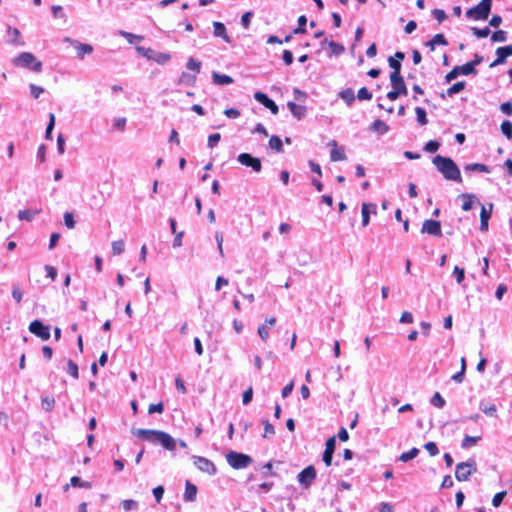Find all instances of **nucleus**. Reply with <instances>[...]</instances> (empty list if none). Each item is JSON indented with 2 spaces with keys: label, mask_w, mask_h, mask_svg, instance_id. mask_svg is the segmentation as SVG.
I'll list each match as a JSON object with an SVG mask.
<instances>
[{
  "label": "nucleus",
  "mask_w": 512,
  "mask_h": 512,
  "mask_svg": "<svg viewBox=\"0 0 512 512\" xmlns=\"http://www.w3.org/2000/svg\"><path fill=\"white\" fill-rule=\"evenodd\" d=\"M432 163L446 180L462 182L460 170L451 158L436 155Z\"/></svg>",
  "instance_id": "f257e3e1"
},
{
  "label": "nucleus",
  "mask_w": 512,
  "mask_h": 512,
  "mask_svg": "<svg viewBox=\"0 0 512 512\" xmlns=\"http://www.w3.org/2000/svg\"><path fill=\"white\" fill-rule=\"evenodd\" d=\"M15 67L31 70L40 73L43 69L42 62L31 52H21L12 59Z\"/></svg>",
  "instance_id": "f03ea898"
},
{
  "label": "nucleus",
  "mask_w": 512,
  "mask_h": 512,
  "mask_svg": "<svg viewBox=\"0 0 512 512\" xmlns=\"http://www.w3.org/2000/svg\"><path fill=\"white\" fill-rule=\"evenodd\" d=\"M390 83L392 90L387 93V98L391 101H395L400 95L407 94V87L402 76H397L396 73L390 74Z\"/></svg>",
  "instance_id": "7ed1b4c3"
},
{
  "label": "nucleus",
  "mask_w": 512,
  "mask_h": 512,
  "mask_svg": "<svg viewBox=\"0 0 512 512\" xmlns=\"http://www.w3.org/2000/svg\"><path fill=\"white\" fill-rule=\"evenodd\" d=\"M226 460L227 463L233 468V469H244L248 467L252 462V458L243 453L230 451L226 454Z\"/></svg>",
  "instance_id": "20e7f679"
},
{
  "label": "nucleus",
  "mask_w": 512,
  "mask_h": 512,
  "mask_svg": "<svg viewBox=\"0 0 512 512\" xmlns=\"http://www.w3.org/2000/svg\"><path fill=\"white\" fill-rule=\"evenodd\" d=\"M492 0H481V2L470 8L466 12V16L474 20H484L488 17L491 10Z\"/></svg>",
  "instance_id": "39448f33"
},
{
  "label": "nucleus",
  "mask_w": 512,
  "mask_h": 512,
  "mask_svg": "<svg viewBox=\"0 0 512 512\" xmlns=\"http://www.w3.org/2000/svg\"><path fill=\"white\" fill-rule=\"evenodd\" d=\"M476 462L472 459L460 462L456 465L455 478L458 481H467L469 477L476 472Z\"/></svg>",
  "instance_id": "423d86ee"
},
{
  "label": "nucleus",
  "mask_w": 512,
  "mask_h": 512,
  "mask_svg": "<svg viewBox=\"0 0 512 512\" xmlns=\"http://www.w3.org/2000/svg\"><path fill=\"white\" fill-rule=\"evenodd\" d=\"M237 161L241 165L251 168L256 173L262 170L261 160L258 157H254L249 153H240L237 156Z\"/></svg>",
  "instance_id": "0eeeda50"
},
{
  "label": "nucleus",
  "mask_w": 512,
  "mask_h": 512,
  "mask_svg": "<svg viewBox=\"0 0 512 512\" xmlns=\"http://www.w3.org/2000/svg\"><path fill=\"white\" fill-rule=\"evenodd\" d=\"M192 460L196 468L203 473L214 475L217 471L214 463L205 457L193 456Z\"/></svg>",
  "instance_id": "6e6552de"
},
{
  "label": "nucleus",
  "mask_w": 512,
  "mask_h": 512,
  "mask_svg": "<svg viewBox=\"0 0 512 512\" xmlns=\"http://www.w3.org/2000/svg\"><path fill=\"white\" fill-rule=\"evenodd\" d=\"M29 331L43 341L50 339V328L45 326L41 321L34 320L29 324Z\"/></svg>",
  "instance_id": "1a4fd4ad"
},
{
  "label": "nucleus",
  "mask_w": 512,
  "mask_h": 512,
  "mask_svg": "<svg viewBox=\"0 0 512 512\" xmlns=\"http://www.w3.org/2000/svg\"><path fill=\"white\" fill-rule=\"evenodd\" d=\"M315 478H316V471L313 466L306 467L297 476L298 482L304 488H308L311 485V483L315 480Z\"/></svg>",
  "instance_id": "9d476101"
},
{
  "label": "nucleus",
  "mask_w": 512,
  "mask_h": 512,
  "mask_svg": "<svg viewBox=\"0 0 512 512\" xmlns=\"http://www.w3.org/2000/svg\"><path fill=\"white\" fill-rule=\"evenodd\" d=\"M156 443L161 444L165 449L174 451L176 448L177 440H175L170 434L158 430L156 434Z\"/></svg>",
  "instance_id": "9b49d317"
},
{
  "label": "nucleus",
  "mask_w": 512,
  "mask_h": 512,
  "mask_svg": "<svg viewBox=\"0 0 512 512\" xmlns=\"http://www.w3.org/2000/svg\"><path fill=\"white\" fill-rule=\"evenodd\" d=\"M71 46L75 49L76 56L80 60H83L85 56L92 54L94 51L91 44L82 43L80 41H71Z\"/></svg>",
  "instance_id": "f8f14e48"
},
{
  "label": "nucleus",
  "mask_w": 512,
  "mask_h": 512,
  "mask_svg": "<svg viewBox=\"0 0 512 512\" xmlns=\"http://www.w3.org/2000/svg\"><path fill=\"white\" fill-rule=\"evenodd\" d=\"M421 232L439 237L441 236V224L436 220H425L422 224Z\"/></svg>",
  "instance_id": "ddd939ff"
},
{
  "label": "nucleus",
  "mask_w": 512,
  "mask_h": 512,
  "mask_svg": "<svg viewBox=\"0 0 512 512\" xmlns=\"http://www.w3.org/2000/svg\"><path fill=\"white\" fill-rule=\"evenodd\" d=\"M328 146L331 148L330 151V159L333 162L344 161L346 160V154L344 147L338 146L335 140H331L328 143Z\"/></svg>",
  "instance_id": "4468645a"
},
{
  "label": "nucleus",
  "mask_w": 512,
  "mask_h": 512,
  "mask_svg": "<svg viewBox=\"0 0 512 512\" xmlns=\"http://www.w3.org/2000/svg\"><path fill=\"white\" fill-rule=\"evenodd\" d=\"M158 430H150V429H142V428H132L131 433L134 436H137L143 440L149 441L151 443H156V434Z\"/></svg>",
  "instance_id": "2eb2a0df"
},
{
  "label": "nucleus",
  "mask_w": 512,
  "mask_h": 512,
  "mask_svg": "<svg viewBox=\"0 0 512 512\" xmlns=\"http://www.w3.org/2000/svg\"><path fill=\"white\" fill-rule=\"evenodd\" d=\"M255 100L263 104L266 108H268L272 114L276 115L278 113V106L275 104L273 100L268 98V96L262 92H256L254 94Z\"/></svg>",
  "instance_id": "dca6fc26"
},
{
  "label": "nucleus",
  "mask_w": 512,
  "mask_h": 512,
  "mask_svg": "<svg viewBox=\"0 0 512 512\" xmlns=\"http://www.w3.org/2000/svg\"><path fill=\"white\" fill-rule=\"evenodd\" d=\"M376 214V205L373 203H362L361 205V216H362V226H368L370 222V215Z\"/></svg>",
  "instance_id": "f3484780"
},
{
  "label": "nucleus",
  "mask_w": 512,
  "mask_h": 512,
  "mask_svg": "<svg viewBox=\"0 0 512 512\" xmlns=\"http://www.w3.org/2000/svg\"><path fill=\"white\" fill-rule=\"evenodd\" d=\"M496 55L497 58L491 64V67L504 63L507 57L512 56V46L499 47L496 50Z\"/></svg>",
  "instance_id": "a211bd4d"
},
{
  "label": "nucleus",
  "mask_w": 512,
  "mask_h": 512,
  "mask_svg": "<svg viewBox=\"0 0 512 512\" xmlns=\"http://www.w3.org/2000/svg\"><path fill=\"white\" fill-rule=\"evenodd\" d=\"M41 213V209H23L19 210L17 217L19 220H24L27 222H31L34 220L35 216Z\"/></svg>",
  "instance_id": "6ab92c4d"
},
{
  "label": "nucleus",
  "mask_w": 512,
  "mask_h": 512,
  "mask_svg": "<svg viewBox=\"0 0 512 512\" xmlns=\"http://www.w3.org/2000/svg\"><path fill=\"white\" fill-rule=\"evenodd\" d=\"M214 27V36L222 38L226 43H230V37L228 36L226 32V28L223 23L221 22H213Z\"/></svg>",
  "instance_id": "aec40b11"
},
{
  "label": "nucleus",
  "mask_w": 512,
  "mask_h": 512,
  "mask_svg": "<svg viewBox=\"0 0 512 512\" xmlns=\"http://www.w3.org/2000/svg\"><path fill=\"white\" fill-rule=\"evenodd\" d=\"M370 130L379 135H384L389 131V126L384 121L377 119L370 125Z\"/></svg>",
  "instance_id": "412c9836"
},
{
  "label": "nucleus",
  "mask_w": 512,
  "mask_h": 512,
  "mask_svg": "<svg viewBox=\"0 0 512 512\" xmlns=\"http://www.w3.org/2000/svg\"><path fill=\"white\" fill-rule=\"evenodd\" d=\"M197 80V76L191 72L183 71L178 79V84L180 85H195Z\"/></svg>",
  "instance_id": "4be33fe9"
},
{
  "label": "nucleus",
  "mask_w": 512,
  "mask_h": 512,
  "mask_svg": "<svg viewBox=\"0 0 512 512\" xmlns=\"http://www.w3.org/2000/svg\"><path fill=\"white\" fill-rule=\"evenodd\" d=\"M212 79L216 85H220V86L230 85L233 83L232 77L225 75V74H220L218 72L212 73Z\"/></svg>",
  "instance_id": "5701e85b"
},
{
  "label": "nucleus",
  "mask_w": 512,
  "mask_h": 512,
  "mask_svg": "<svg viewBox=\"0 0 512 512\" xmlns=\"http://www.w3.org/2000/svg\"><path fill=\"white\" fill-rule=\"evenodd\" d=\"M459 198H461L463 200V203H462V209L464 211H469L472 209L473 207V204L475 202H478L477 198L475 195L473 194H461L459 196Z\"/></svg>",
  "instance_id": "b1692460"
},
{
  "label": "nucleus",
  "mask_w": 512,
  "mask_h": 512,
  "mask_svg": "<svg viewBox=\"0 0 512 512\" xmlns=\"http://www.w3.org/2000/svg\"><path fill=\"white\" fill-rule=\"evenodd\" d=\"M287 106H288V108H289L290 112L292 113V115H293L294 117H296L297 119H299V120H300V119L305 115V113H306V108H305L304 106H302V105H298V104H296V103H294V102H288V103H287Z\"/></svg>",
  "instance_id": "393cba45"
},
{
  "label": "nucleus",
  "mask_w": 512,
  "mask_h": 512,
  "mask_svg": "<svg viewBox=\"0 0 512 512\" xmlns=\"http://www.w3.org/2000/svg\"><path fill=\"white\" fill-rule=\"evenodd\" d=\"M197 495V487L190 483H186L185 492H184V500L187 502H193L196 499Z\"/></svg>",
  "instance_id": "a878e982"
},
{
  "label": "nucleus",
  "mask_w": 512,
  "mask_h": 512,
  "mask_svg": "<svg viewBox=\"0 0 512 512\" xmlns=\"http://www.w3.org/2000/svg\"><path fill=\"white\" fill-rule=\"evenodd\" d=\"M201 67L202 63L199 60L193 57H190L187 60L186 69L189 70L191 73L195 74L196 76H198V74L200 73Z\"/></svg>",
  "instance_id": "bb28decb"
},
{
  "label": "nucleus",
  "mask_w": 512,
  "mask_h": 512,
  "mask_svg": "<svg viewBox=\"0 0 512 512\" xmlns=\"http://www.w3.org/2000/svg\"><path fill=\"white\" fill-rule=\"evenodd\" d=\"M480 410L487 416L495 417L497 408L495 404H488L485 402H481L479 405Z\"/></svg>",
  "instance_id": "cd10ccee"
},
{
  "label": "nucleus",
  "mask_w": 512,
  "mask_h": 512,
  "mask_svg": "<svg viewBox=\"0 0 512 512\" xmlns=\"http://www.w3.org/2000/svg\"><path fill=\"white\" fill-rule=\"evenodd\" d=\"M72 487H79L84 489H91L92 484L89 481H84L78 476H73L70 478Z\"/></svg>",
  "instance_id": "c85d7f7f"
},
{
  "label": "nucleus",
  "mask_w": 512,
  "mask_h": 512,
  "mask_svg": "<svg viewBox=\"0 0 512 512\" xmlns=\"http://www.w3.org/2000/svg\"><path fill=\"white\" fill-rule=\"evenodd\" d=\"M339 97L343 99L347 105H351L355 99L354 91L351 88L344 89L339 92Z\"/></svg>",
  "instance_id": "c756f323"
},
{
  "label": "nucleus",
  "mask_w": 512,
  "mask_h": 512,
  "mask_svg": "<svg viewBox=\"0 0 512 512\" xmlns=\"http://www.w3.org/2000/svg\"><path fill=\"white\" fill-rule=\"evenodd\" d=\"M111 250L113 255H121L125 251L124 240H115L111 243Z\"/></svg>",
  "instance_id": "7c9ffc66"
},
{
  "label": "nucleus",
  "mask_w": 512,
  "mask_h": 512,
  "mask_svg": "<svg viewBox=\"0 0 512 512\" xmlns=\"http://www.w3.org/2000/svg\"><path fill=\"white\" fill-rule=\"evenodd\" d=\"M436 45H447V41L442 34H436L429 42H427V46L434 50Z\"/></svg>",
  "instance_id": "2f4dec72"
},
{
  "label": "nucleus",
  "mask_w": 512,
  "mask_h": 512,
  "mask_svg": "<svg viewBox=\"0 0 512 512\" xmlns=\"http://www.w3.org/2000/svg\"><path fill=\"white\" fill-rule=\"evenodd\" d=\"M282 146H283L282 140L278 136L273 135L270 137L269 147L272 150H275L276 152L280 153L283 151Z\"/></svg>",
  "instance_id": "473e14b6"
},
{
  "label": "nucleus",
  "mask_w": 512,
  "mask_h": 512,
  "mask_svg": "<svg viewBox=\"0 0 512 512\" xmlns=\"http://www.w3.org/2000/svg\"><path fill=\"white\" fill-rule=\"evenodd\" d=\"M170 60H171V55L169 53L156 52L154 55L153 61H155L159 65H165Z\"/></svg>",
  "instance_id": "72a5a7b5"
},
{
  "label": "nucleus",
  "mask_w": 512,
  "mask_h": 512,
  "mask_svg": "<svg viewBox=\"0 0 512 512\" xmlns=\"http://www.w3.org/2000/svg\"><path fill=\"white\" fill-rule=\"evenodd\" d=\"M459 74L470 75L475 72V62H468L462 66H457Z\"/></svg>",
  "instance_id": "f704fd0d"
},
{
  "label": "nucleus",
  "mask_w": 512,
  "mask_h": 512,
  "mask_svg": "<svg viewBox=\"0 0 512 512\" xmlns=\"http://www.w3.org/2000/svg\"><path fill=\"white\" fill-rule=\"evenodd\" d=\"M41 406L45 411H51L55 406V399L50 396H44L41 398Z\"/></svg>",
  "instance_id": "c9c22d12"
},
{
  "label": "nucleus",
  "mask_w": 512,
  "mask_h": 512,
  "mask_svg": "<svg viewBox=\"0 0 512 512\" xmlns=\"http://www.w3.org/2000/svg\"><path fill=\"white\" fill-rule=\"evenodd\" d=\"M119 34L131 44H133L135 42H140L143 40L142 36L136 35V34H133L130 32L120 31Z\"/></svg>",
  "instance_id": "e433bc0d"
},
{
  "label": "nucleus",
  "mask_w": 512,
  "mask_h": 512,
  "mask_svg": "<svg viewBox=\"0 0 512 512\" xmlns=\"http://www.w3.org/2000/svg\"><path fill=\"white\" fill-rule=\"evenodd\" d=\"M418 453L419 450L417 448H412L410 451L402 453L399 457V460L401 462H408L417 457Z\"/></svg>",
  "instance_id": "4c0bfd02"
},
{
  "label": "nucleus",
  "mask_w": 512,
  "mask_h": 512,
  "mask_svg": "<svg viewBox=\"0 0 512 512\" xmlns=\"http://www.w3.org/2000/svg\"><path fill=\"white\" fill-rule=\"evenodd\" d=\"M465 170L466 171H478V172H483V173L489 172V168L486 165L480 164V163L468 164L465 166Z\"/></svg>",
  "instance_id": "58836bf2"
},
{
  "label": "nucleus",
  "mask_w": 512,
  "mask_h": 512,
  "mask_svg": "<svg viewBox=\"0 0 512 512\" xmlns=\"http://www.w3.org/2000/svg\"><path fill=\"white\" fill-rule=\"evenodd\" d=\"M415 113H416V117H417V121L420 125H426L428 123V119H427V116H426V111L421 108V107H417L415 109Z\"/></svg>",
  "instance_id": "ea45409f"
},
{
  "label": "nucleus",
  "mask_w": 512,
  "mask_h": 512,
  "mask_svg": "<svg viewBox=\"0 0 512 512\" xmlns=\"http://www.w3.org/2000/svg\"><path fill=\"white\" fill-rule=\"evenodd\" d=\"M481 439L480 436H465L462 440L461 446L463 448H468L476 444Z\"/></svg>",
  "instance_id": "a19ab883"
},
{
  "label": "nucleus",
  "mask_w": 512,
  "mask_h": 512,
  "mask_svg": "<svg viewBox=\"0 0 512 512\" xmlns=\"http://www.w3.org/2000/svg\"><path fill=\"white\" fill-rule=\"evenodd\" d=\"M431 404L437 408H442L445 405V399L441 396L439 392H435L430 400Z\"/></svg>",
  "instance_id": "79ce46f5"
},
{
  "label": "nucleus",
  "mask_w": 512,
  "mask_h": 512,
  "mask_svg": "<svg viewBox=\"0 0 512 512\" xmlns=\"http://www.w3.org/2000/svg\"><path fill=\"white\" fill-rule=\"evenodd\" d=\"M64 224L68 229H74L76 222L74 220V215L72 212H65L63 215Z\"/></svg>",
  "instance_id": "37998d69"
},
{
  "label": "nucleus",
  "mask_w": 512,
  "mask_h": 512,
  "mask_svg": "<svg viewBox=\"0 0 512 512\" xmlns=\"http://www.w3.org/2000/svg\"><path fill=\"white\" fill-rule=\"evenodd\" d=\"M121 506L124 511L128 512L137 509L138 503L133 499H125L121 502Z\"/></svg>",
  "instance_id": "c03bdc74"
},
{
  "label": "nucleus",
  "mask_w": 512,
  "mask_h": 512,
  "mask_svg": "<svg viewBox=\"0 0 512 512\" xmlns=\"http://www.w3.org/2000/svg\"><path fill=\"white\" fill-rule=\"evenodd\" d=\"M269 330L270 328L267 327V324H262L258 327L257 329V333L259 335V337L261 338V340L263 342H267L268 339H269Z\"/></svg>",
  "instance_id": "a18cd8bd"
},
{
  "label": "nucleus",
  "mask_w": 512,
  "mask_h": 512,
  "mask_svg": "<svg viewBox=\"0 0 512 512\" xmlns=\"http://www.w3.org/2000/svg\"><path fill=\"white\" fill-rule=\"evenodd\" d=\"M54 125H55V115L53 113H50L49 114V123L46 127V131H45V138L50 140L52 138V130L54 128Z\"/></svg>",
  "instance_id": "49530a36"
},
{
  "label": "nucleus",
  "mask_w": 512,
  "mask_h": 512,
  "mask_svg": "<svg viewBox=\"0 0 512 512\" xmlns=\"http://www.w3.org/2000/svg\"><path fill=\"white\" fill-rule=\"evenodd\" d=\"M67 372L75 379H78L79 377V370L78 366L75 362L72 360H68L67 362Z\"/></svg>",
  "instance_id": "de8ad7c7"
},
{
  "label": "nucleus",
  "mask_w": 512,
  "mask_h": 512,
  "mask_svg": "<svg viewBox=\"0 0 512 512\" xmlns=\"http://www.w3.org/2000/svg\"><path fill=\"white\" fill-rule=\"evenodd\" d=\"M264 425V433L263 438H271L275 435V429L272 424H270L267 420H263Z\"/></svg>",
  "instance_id": "09e8293b"
},
{
  "label": "nucleus",
  "mask_w": 512,
  "mask_h": 512,
  "mask_svg": "<svg viewBox=\"0 0 512 512\" xmlns=\"http://www.w3.org/2000/svg\"><path fill=\"white\" fill-rule=\"evenodd\" d=\"M388 63H389V66L393 69L392 73L397 72V76H401V74H400L401 62L394 57H389Z\"/></svg>",
  "instance_id": "8fccbe9b"
},
{
  "label": "nucleus",
  "mask_w": 512,
  "mask_h": 512,
  "mask_svg": "<svg viewBox=\"0 0 512 512\" xmlns=\"http://www.w3.org/2000/svg\"><path fill=\"white\" fill-rule=\"evenodd\" d=\"M465 88V83L464 82H457L455 84H453L448 90H447V94L448 96H452L456 93H459L461 92L463 89Z\"/></svg>",
  "instance_id": "3c124183"
},
{
  "label": "nucleus",
  "mask_w": 512,
  "mask_h": 512,
  "mask_svg": "<svg viewBox=\"0 0 512 512\" xmlns=\"http://www.w3.org/2000/svg\"><path fill=\"white\" fill-rule=\"evenodd\" d=\"M453 275L455 276L457 284H462L465 277L464 269L460 268L459 266H455L453 269Z\"/></svg>",
  "instance_id": "603ef678"
},
{
  "label": "nucleus",
  "mask_w": 512,
  "mask_h": 512,
  "mask_svg": "<svg viewBox=\"0 0 512 512\" xmlns=\"http://www.w3.org/2000/svg\"><path fill=\"white\" fill-rule=\"evenodd\" d=\"M493 204L490 203L489 207L486 208V206H481V212H480V220H489L492 214Z\"/></svg>",
  "instance_id": "864d4df0"
},
{
  "label": "nucleus",
  "mask_w": 512,
  "mask_h": 512,
  "mask_svg": "<svg viewBox=\"0 0 512 512\" xmlns=\"http://www.w3.org/2000/svg\"><path fill=\"white\" fill-rule=\"evenodd\" d=\"M501 131L505 136H507L509 139H511L512 138V123L509 121H504L501 124Z\"/></svg>",
  "instance_id": "5fc2aeb1"
},
{
  "label": "nucleus",
  "mask_w": 512,
  "mask_h": 512,
  "mask_svg": "<svg viewBox=\"0 0 512 512\" xmlns=\"http://www.w3.org/2000/svg\"><path fill=\"white\" fill-rule=\"evenodd\" d=\"M440 147V143L434 140L428 141L425 144L424 150L428 153L436 152Z\"/></svg>",
  "instance_id": "6e6d98bb"
},
{
  "label": "nucleus",
  "mask_w": 512,
  "mask_h": 512,
  "mask_svg": "<svg viewBox=\"0 0 512 512\" xmlns=\"http://www.w3.org/2000/svg\"><path fill=\"white\" fill-rule=\"evenodd\" d=\"M491 39L493 42H504L507 39V34L503 30H498L492 34Z\"/></svg>",
  "instance_id": "4d7b16f0"
},
{
  "label": "nucleus",
  "mask_w": 512,
  "mask_h": 512,
  "mask_svg": "<svg viewBox=\"0 0 512 512\" xmlns=\"http://www.w3.org/2000/svg\"><path fill=\"white\" fill-rule=\"evenodd\" d=\"M52 14L55 18H61L63 21H66V16L63 13V8L60 5H53L52 8Z\"/></svg>",
  "instance_id": "13d9d810"
},
{
  "label": "nucleus",
  "mask_w": 512,
  "mask_h": 512,
  "mask_svg": "<svg viewBox=\"0 0 512 512\" xmlns=\"http://www.w3.org/2000/svg\"><path fill=\"white\" fill-rule=\"evenodd\" d=\"M330 49H331V52L332 54L334 55H340L344 52V47L336 42H333V41H330L328 43Z\"/></svg>",
  "instance_id": "bf43d9fd"
},
{
  "label": "nucleus",
  "mask_w": 512,
  "mask_h": 512,
  "mask_svg": "<svg viewBox=\"0 0 512 512\" xmlns=\"http://www.w3.org/2000/svg\"><path fill=\"white\" fill-rule=\"evenodd\" d=\"M424 448L429 453L430 456H435L439 453L438 447L435 442H427L424 445Z\"/></svg>",
  "instance_id": "052dcab7"
},
{
  "label": "nucleus",
  "mask_w": 512,
  "mask_h": 512,
  "mask_svg": "<svg viewBox=\"0 0 512 512\" xmlns=\"http://www.w3.org/2000/svg\"><path fill=\"white\" fill-rule=\"evenodd\" d=\"M220 139H221V135L219 133H214V134L209 135L208 141H207V146L209 148H214L218 144Z\"/></svg>",
  "instance_id": "680f3d73"
},
{
  "label": "nucleus",
  "mask_w": 512,
  "mask_h": 512,
  "mask_svg": "<svg viewBox=\"0 0 512 512\" xmlns=\"http://www.w3.org/2000/svg\"><path fill=\"white\" fill-rule=\"evenodd\" d=\"M306 23H307V18H306V16L301 15V16L298 18V27L294 30V33H295V34L304 33V32H305V28H304V26L306 25Z\"/></svg>",
  "instance_id": "e2e57ef3"
},
{
  "label": "nucleus",
  "mask_w": 512,
  "mask_h": 512,
  "mask_svg": "<svg viewBox=\"0 0 512 512\" xmlns=\"http://www.w3.org/2000/svg\"><path fill=\"white\" fill-rule=\"evenodd\" d=\"M29 88L31 96L35 99L39 98V96L44 92V89L42 87L35 84H30Z\"/></svg>",
  "instance_id": "0e129e2a"
},
{
  "label": "nucleus",
  "mask_w": 512,
  "mask_h": 512,
  "mask_svg": "<svg viewBox=\"0 0 512 512\" xmlns=\"http://www.w3.org/2000/svg\"><path fill=\"white\" fill-rule=\"evenodd\" d=\"M357 97L359 100H370L372 98V94L367 88L362 87L358 90Z\"/></svg>",
  "instance_id": "69168bd1"
},
{
  "label": "nucleus",
  "mask_w": 512,
  "mask_h": 512,
  "mask_svg": "<svg viewBox=\"0 0 512 512\" xmlns=\"http://www.w3.org/2000/svg\"><path fill=\"white\" fill-rule=\"evenodd\" d=\"M224 115L230 119H237L241 113L238 109L228 108L223 111Z\"/></svg>",
  "instance_id": "338daca9"
},
{
  "label": "nucleus",
  "mask_w": 512,
  "mask_h": 512,
  "mask_svg": "<svg viewBox=\"0 0 512 512\" xmlns=\"http://www.w3.org/2000/svg\"><path fill=\"white\" fill-rule=\"evenodd\" d=\"M413 315L409 311H404L399 319V322L402 324H410L413 322Z\"/></svg>",
  "instance_id": "774afa93"
}]
</instances>
